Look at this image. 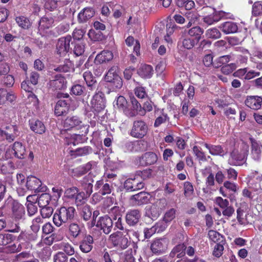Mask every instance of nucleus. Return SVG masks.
I'll return each mask as SVG.
<instances>
[{
  "label": "nucleus",
  "mask_w": 262,
  "mask_h": 262,
  "mask_svg": "<svg viewBox=\"0 0 262 262\" xmlns=\"http://www.w3.org/2000/svg\"><path fill=\"white\" fill-rule=\"evenodd\" d=\"M158 157L156 154L152 152H148L144 154L141 157H137L135 162L136 165L146 166L154 164L157 161Z\"/></svg>",
  "instance_id": "8"
},
{
  "label": "nucleus",
  "mask_w": 262,
  "mask_h": 262,
  "mask_svg": "<svg viewBox=\"0 0 262 262\" xmlns=\"http://www.w3.org/2000/svg\"><path fill=\"white\" fill-rule=\"evenodd\" d=\"M93 238L90 235H86L79 243V248L83 253L90 252L93 248Z\"/></svg>",
  "instance_id": "18"
},
{
  "label": "nucleus",
  "mask_w": 262,
  "mask_h": 262,
  "mask_svg": "<svg viewBox=\"0 0 262 262\" xmlns=\"http://www.w3.org/2000/svg\"><path fill=\"white\" fill-rule=\"evenodd\" d=\"M29 125L31 129L36 134H42L46 131L44 124L40 120L34 119L30 120Z\"/></svg>",
  "instance_id": "25"
},
{
  "label": "nucleus",
  "mask_w": 262,
  "mask_h": 262,
  "mask_svg": "<svg viewBox=\"0 0 262 262\" xmlns=\"http://www.w3.org/2000/svg\"><path fill=\"white\" fill-rule=\"evenodd\" d=\"M41 186V181L34 176L28 177L26 183L27 189L30 190L39 191Z\"/></svg>",
  "instance_id": "22"
},
{
  "label": "nucleus",
  "mask_w": 262,
  "mask_h": 262,
  "mask_svg": "<svg viewBox=\"0 0 262 262\" xmlns=\"http://www.w3.org/2000/svg\"><path fill=\"white\" fill-rule=\"evenodd\" d=\"M5 130L0 128V136L5 137L9 142L14 140L19 135L18 127L15 125H9L5 127Z\"/></svg>",
  "instance_id": "9"
},
{
  "label": "nucleus",
  "mask_w": 262,
  "mask_h": 262,
  "mask_svg": "<svg viewBox=\"0 0 262 262\" xmlns=\"http://www.w3.org/2000/svg\"><path fill=\"white\" fill-rule=\"evenodd\" d=\"M151 174V170L149 169L143 171H138L134 178L127 179L124 182V187L130 191L141 189L144 187V184L141 180L149 178Z\"/></svg>",
  "instance_id": "1"
},
{
  "label": "nucleus",
  "mask_w": 262,
  "mask_h": 262,
  "mask_svg": "<svg viewBox=\"0 0 262 262\" xmlns=\"http://www.w3.org/2000/svg\"><path fill=\"white\" fill-rule=\"evenodd\" d=\"M51 200V195L49 193H42L39 197H38L37 202L39 207H43L51 205L53 204L52 202L50 203Z\"/></svg>",
  "instance_id": "34"
},
{
  "label": "nucleus",
  "mask_w": 262,
  "mask_h": 262,
  "mask_svg": "<svg viewBox=\"0 0 262 262\" xmlns=\"http://www.w3.org/2000/svg\"><path fill=\"white\" fill-rule=\"evenodd\" d=\"M236 68V63H231L223 66L221 68V71L223 74L228 75L231 73Z\"/></svg>",
  "instance_id": "55"
},
{
  "label": "nucleus",
  "mask_w": 262,
  "mask_h": 262,
  "mask_svg": "<svg viewBox=\"0 0 262 262\" xmlns=\"http://www.w3.org/2000/svg\"><path fill=\"white\" fill-rule=\"evenodd\" d=\"M168 119L167 115L166 114H162L161 116L156 118L154 123V126L157 127L162 123L165 122Z\"/></svg>",
  "instance_id": "63"
},
{
  "label": "nucleus",
  "mask_w": 262,
  "mask_h": 262,
  "mask_svg": "<svg viewBox=\"0 0 262 262\" xmlns=\"http://www.w3.org/2000/svg\"><path fill=\"white\" fill-rule=\"evenodd\" d=\"M141 215V212L139 210H130L127 212L126 215V223L130 226H134L138 223Z\"/></svg>",
  "instance_id": "20"
},
{
  "label": "nucleus",
  "mask_w": 262,
  "mask_h": 262,
  "mask_svg": "<svg viewBox=\"0 0 262 262\" xmlns=\"http://www.w3.org/2000/svg\"><path fill=\"white\" fill-rule=\"evenodd\" d=\"M261 145L256 142H252L251 156L255 161H258L261 157Z\"/></svg>",
  "instance_id": "35"
},
{
  "label": "nucleus",
  "mask_w": 262,
  "mask_h": 262,
  "mask_svg": "<svg viewBox=\"0 0 262 262\" xmlns=\"http://www.w3.org/2000/svg\"><path fill=\"white\" fill-rule=\"evenodd\" d=\"M176 210L174 208H171L167 210L164 216V221L166 222H170L176 217Z\"/></svg>",
  "instance_id": "53"
},
{
  "label": "nucleus",
  "mask_w": 262,
  "mask_h": 262,
  "mask_svg": "<svg viewBox=\"0 0 262 262\" xmlns=\"http://www.w3.org/2000/svg\"><path fill=\"white\" fill-rule=\"evenodd\" d=\"M184 194L186 197L191 196L194 191L192 184L189 182H185L184 184Z\"/></svg>",
  "instance_id": "56"
},
{
  "label": "nucleus",
  "mask_w": 262,
  "mask_h": 262,
  "mask_svg": "<svg viewBox=\"0 0 262 262\" xmlns=\"http://www.w3.org/2000/svg\"><path fill=\"white\" fill-rule=\"evenodd\" d=\"M114 55L111 51L103 50L97 55L95 62L97 64H101L111 61L113 59Z\"/></svg>",
  "instance_id": "23"
},
{
  "label": "nucleus",
  "mask_w": 262,
  "mask_h": 262,
  "mask_svg": "<svg viewBox=\"0 0 262 262\" xmlns=\"http://www.w3.org/2000/svg\"><path fill=\"white\" fill-rule=\"evenodd\" d=\"M119 68L117 66H113L108 70L106 74L105 78L107 81H112L117 77H120L118 75Z\"/></svg>",
  "instance_id": "43"
},
{
  "label": "nucleus",
  "mask_w": 262,
  "mask_h": 262,
  "mask_svg": "<svg viewBox=\"0 0 262 262\" xmlns=\"http://www.w3.org/2000/svg\"><path fill=\"white\" fill-rule=\"evenodd\" d=\"M89 196H88L84 192H79L77 193L74 198L75 199V204L78 208L87 205L86 202L87 201V198Z\"/></svg>",
  "instance_id": "37"
},
{
  "label": "nucleus",
  "mask_w": 262,
  "mask_h": 262,
  "mask_svg": "<svg viewBox=\"0 0 262 262\" xmlns=\"http://www.w3.org/2000/svg\"><path fill=\"white\" fill-rule=\"evenodd\" d=\"M93 182L94 180L90 173L80 181V186L88 196H90L93 192Z\"/></svg>",
  "instance_id": "14"
},
{
  "label": "nucleus",
  "mask_w": 262,
  "mask_h": 262,
  "mask_svg": "<svg viewBox=\"0 0 262 262\" xmlns=\"http://www.w3.org/2000/svg\"><path fill=\"white\" fill-rule=\"evenodd\" d=\"M63 125L66 130L72 128L79 129L82 126V122L76 116H69L64 120Z\"/></svg>",
  "instance_id": "12"
},
{
  "label": "nucleus",
  "mask_w": 262,
  "mask_h": 262,
  "mask_svg": "<svg viewBox=\"0 0 262 262\" xmlns=\"http://www.w3.org/2000/svg\"><path fill=\"white\" fill-rule=\"evenodd\" d=\"M78 209L80 210V215L84 221H87L91 219L92 210L89 205H85Z\"/></svg>",
  "instance_id": "39"
},
{
  "label": "nucleus",
  "mask_w": 262,
  "mask_h": 262,
  "mask_svg": "<svg viewBox=\"0 0 262 262\" xmlns=\"http://www.w3.org/2000/svg\"><path fill=\"white\" fill-rule=\"evenodd\" d=\"M246 155L245 153H239L238 151H233L231 154V159L229 160L230 164L238 165L242 164L246 160Z\"/></svg>",
  "instance_id": "24"
},
{
  "label": "nucleus",
  "mask_w": 262,
  "mask_h": 262,
  "mask_svg": "<svg viewBox=\"0 0 262 262\" xmlns=\"http://www.w3.org/2000/svg\"><path fill=\"white\" fill-rule=\"evenodd\" d=\"M82 229V227L75 223L70 224L69 226L70 234L74 238L78 237L80 235Z\"/></svg>",
  "instance_id": "36"
},
{
  "label": "nucleus",
  "mask_w": 262,
  "mask_h": 262,
  "mask_svg": "<svg viewBox=\"0 0 262 262\" xmlns=\"http://www.w3.org/2000/svg\"><path fill=\"white\" fill-rule=\"evenodd\" d=\"M177 5L186 10H191L194 8L195 4L192 0H176Z\"/></svg>",
  "instance_id": "40"
},
{
  "label": "nucleus",
  "mask_w": 262,
  "mask_h": 262,
  "mask_svg": "<svg viewBox=\"0 0 262 262\" xmlns=\"http://www.w3.org/2000/svg\"><path fill=\"white\" fill-rule=\"evenodd\" d=\"M85 50V45L80 41H76L74 42L73 49L74 53L77 56L82 55Z\"/></svg>",
  "instance_id": "47"
},
{
  "label": "nucleus",
  "mask_w": 262,
  "mask_h": 262,
  "mask_svg": "<svg viewBox=\"0 0 262 262\" xmlns=\"http://www.w3.org/2000/svg\"><path fill=\"white\" fill-rule=\"evenodd\" d=\"M203 33V30L199 26L192 27L188 31V34L191 37H194L193 39L198 42L200 40Z\"/></svg>",
  "instance_id": "38"
},
{
  "label": "nucleus",
  "mask_w": 262,
  "mask_h": 262,
  "mask_svg": "<svg viewBox=\"0 0 262 262\" xmlns=\"http://www.w3.org/2000/svg\"><path fill=\"white\" fill-rule=\"evenodd\" d=\"M40 208V213L43 218H49L52 215L53 209L52 205Z\"/></svg>",
  "instance_id": "50"
},
{
  "label": "nucleus",
  "mask_w": 262,
  "mask_h": 262,
  "mask_svg": "<svg viewBox=\"0 0 262 262\" xmlns=\"http://www.w3.org/2000/svg\"><path fill=\"white\" fill-rule=\"evenodd\" d=\"M54 262H67L68 257L62 252H58L53 256Z\"/></svg>",
  "instance_id": "59"
},
{
  "label": "nucleus",
  "mask_w": 262,
  "mask_h": 262,
  "mask_svg": "<svg viewBox=\"0 0 262 262\" xmlns=\"http://www.w3.org/2000/svg\"><path fill=\"white\" fill-rule=\"evenodd\" d=\"M54 19L51 16L42 17L39 23V30H45L52 27L54 24Z\"/></svg>",
  "instance_id": "31"
},
{
  "label": "nucleus",
  "mask_w": 262,
  "mask_h": 262,
  "mask_svg": "<svg viewBox=\"0 0 262 262\" xmlns=\"http://www.w3.org/2000/svg\"><path fill=\"white\" fill-rule=\"evenodd\" d=\"M193 152L196 158L200 161H205L207 160V158L205 155V154L202 151L200 147L194 146L193 147Z\"/></svg>",
  "instance_id": "52"
},
{
  "label": "nucleus",
  "mask_w": 262,
  "mask_h": 262,
  "mask_svg": "<svg viewBox=\"0 0 262 262\" xmlns=\"http://www.w3.org/2000/svg\"><path fill=\"white\" fill-rule=\"evenodd\" d=\"M73 69L72 63L70 60H67L62 65H60L54 69L55 71L60 72H68Z\"/></svg>",
  "instance_id": "48"
},
{
  "label": "nucleus",
  "mask_w": 262,
  "mask_h": 262,
  "mask_svg": "<svg viewBox=\"0 0 262 262\" xmlns=\"http://www.w3.org/2000/svg\"><path fill=\"white\" fill-rule=\"evenodd\" d=\"M186 246L184 244H179L175 246L169 253V257L181 258L185 254Z\"/></svg>",
  "instance_id": "29"
},
{
  "label": "nucleus",
  "mask_w": 262,
  "mask_h": 262,
  "mask_svg": "<svg viewBox=\"0 0 262 262\" xmlns=\"http://www.w3.org/2000/svg\"><path fill=\"white\" fill-rule=\"evenodd\" d=\"M206 34L207 37L212 39L219 38L221 36L220 31L216 28H212L207 30Z\"/></svg>",
  "instance_id": "51"
},
{
  "label": "nucleus",
  "mask_w": 262,
  "mask_h": 262,
  "mask_svg": "<svg viewBox=\"0 0 262 262\" xmlns=\"http://www.w3.org/2000/svg\"><path fill=\"white\" fill-rule=\"evenodd\" d=\"M95 11L92 8H83L78 15V21L79 23H84L94 16Z\"/></svg>",
  "instance_id": "19"
},
{
  "label": "nucleus",
  "mask_w": 262,
  "mask_h": 262,
  "mask_svg": "<svg viewBox=\"0 0 262 262\" xmlns=\"http://www.w3.org/2000/svg\"><path fill=\"white\" fill-rule=\"evenodd\" d=\"M167 241L164 238L156 239L150 245V250L155 254L160 255L165 252L167 249Z\"/></svg>",
  "instance_id": "10"
},
{
  "label": "nucleus",
  "mask_w": 262,
  "mask_h": 262,
  "mask_svg": "<svg viewBox=\"0 0 262 262\" xmlns=\"http://www.w3.org/2000/svg\"><path fill=\"white\" fill-rule=\"evenodd\" d=\"M204 146L209 150V153L212 155L223 156L225 154L223 148L220 145H209L205 143Z\"/></svg>",
  "instance_id": "33"
},
{
  "label": "nucleus",
  "mask_w": 262,
  "mask_h": 262,
  "mask_svg": "<svg viewBox=\"0 0 262 262\" xmlns=\"http://www.w3.org/2000/svg\"><path fill=\"white\" fill-rule=\"evenodd\" d=\"M52 192L53 193V198L54 201H57L62 194V189L61 187L58 186H55L52 188Z\"/></svg>",
  "instance_id": "64"
},
{
  "label": "nucleus",
  "mask_w": 262,
  "mask_h": 262,
  "mask_svg": "<svg viewBox=\"0 0 262 262\" xmlns=\"http://www.w3.org/2000/svg\"><path fill=\"white\" fill-rule=\"evenodd\" d=\"M83 77L89 89L94 90L96 88V80L92 73L90 71H86L83 73Z\"/></svg>",
  "instance_id": "28"
},
{
  "label": "nucleus",
  "mask_w": 262,
  "mask_h": 262,
  "mask_svg": "<svg viewBox=\"0 0 262 262\" xmlns=\"http://www.w3.org/2000/svg\"><path fill=\"white\" fill-rule=\"evenodd\" d=\"M185 20L188 21L187 28H189L192 24H194L198 19V14L194 12L190 11L187 12L185 15Z\"/></svg>",
  "instance_id": "46"
},
{
  "label": "nucleus",
  "mask_w": 262,
  "mask_h": 262,
  "mask_svg": "<svg viewBox=\"0 0 262 262\" xmlns=\"http://www.w3.org/2000/svg\"><path fill=\"white\" fill-rule=\"evenodd\" d=\"M78 192L79 190L76 187H72L66 190L64 194L68 198L73 199Z\"/></svg>",
  "instance_id": "54"
},
{
  "label": "nucleus",
  "mask_w": 262,
  "mask_h": 262,
  "mask_svg": "<svg viewBox=\"0 0 262 262\" xmlns=\"http://www.w3.org/2000/svg\"><path fill=\"white\" fill-rule=\"evenodd\" d=\"M72 40V38L70 35L60 38L56 44L57 53L60 56L66 55L71 49L70 43H73Z\"/></svg>",
  "instance_id": "6"
},
{
  "label": "nucleus",
  "mask_w": 262,
  "mask_h": 262,
  "mask_svg": "<svg viewBox=\"0 0 262 262\" xmlns=\"http://www.w3.org/2000/svg\"><path fill=\"white\" fill-rule=\"evenodd\" d=\"M132 200L136 201V203L138 205L147 204L150 199L149 194L144 191L140 192L135 195H133L131 198Z\"/></svg>",
  "instance_id": "27"
},
{
  "label": "nucleus",
  "mask_w": 262,
  "mask_h": 262,
  "mask_svg": "<svg viewBox=\"0 0 262 262\" xmlns=\"http://www.w3.org/2000/svg\"><path fill=\"white\" fill-rule=\"evenodd\" d=\"M126 236L130 242H136L139 241V234L138 231L134 230L127 229L124 231Z\"/></svg>",
  "instance_id": "49"
},
{
  "label": "nucleus",
  "mask_w": 262,
  "mask_h": 262,
  "mask_svg": "<svg viewBox=\"0 0 262 262\" xmlns=\"http://www.w3.org/2000/svg\"><path fill=\"white\" fill-rule=\"evenodd\" d=\"M221 28L223 32L227 34L236 32L237 30V26L234 22L227 21L222 24Z\"/></svg>",
  "instance_id": "32"
},
{
  "label": "nucleus",
  "mask_w": 262,
  "mask_h": 262,
  "mask_svg": "<svg viewBox=\"0 0 262 262\" xmlns=\"http://www.w3.org/2000/svg\"><path fill=\"white\" fill-rule=\"evenodd\" d=\"M158 225L152 226L150 228H145L144 229V234L145 238H150L154 233L157 232Z\"/></svg>",
  "instance_id": "61"
},
{
  "label": "nucleus",
  "mask_w": 262,
  "mask_h": 262,
  "mask_svg": "<svg viewBox=\"0 0 262 262\" xmlns=\"http://www.w3.org/2000/svg\"><path fill=\"white\" fill-rule=\"evenodd\" d=\"M8 203L11 206L12 219L15 222L24 219L25 215L24 206L18 202L12 199L8 200Z\"/></svg>",
  "instance_id": "5"
},
{
  "label": "nucleus",
  "mask_w": 262,
  "mask_h": 262,
  "mask_svg": "<svg viewBox=\"0 0 262 262\" xmlns=\"http://www.w3.org/2000/svg\"><path fill=\"white\" fill-rule=\"evenodd\" d=\"M212 14L205 16L203 18L204 22L208 25H211L214 23L218 22L225 16V12L223 11H217L214 9H212Z\"/></svg>",
  "instance_id": "15"
},
{
  "label": "nucleus",
  "mask_w": 262,
  "mask_h": 262,
  "mask_svg": "<svg viewBox=\"0 0 262 262\" xmlns=\"http://www.w3.org/2000/svg\"><path fill=\"white\" fill-rule=\"evenodd\" d=\"M15 237L9 233L0 234V246H5L10 244L15 239Z\"/></svg>",
  "instance_id": "45"
},
{
  "label": "nucleus",
  "mask_w": 262,
  "mask_h": 262,
  "mask_svg": "<svg viewBox=\"0 0 262 262\" xmlns=\"http://www.w3.org/2000/svg\"><path fill=\"white\" fill-rule=\"evenodd\" d=\"M14 154L18 159H24L26 154V148L21 142H15L13 144V148Z\"/></svg>",
  "instance_id": "30"
},
{
  "label": "nucleus",
  "mask_w": 262,
  "mask_h": 262,
  "mask_svg": "<svg viewBox=\"0 0 262 262\" xmlns=\"http://www.w3.org/2000/svg\"><path fill=\"white\" fill-rule=\"evenodd\" d=\"M148 130L146 123L142 120H138L134 121L129 135L136 139H142L146 135Z\"/></svg>",
  "instance_id": "3"
},
{
  "label": "nucleus",
  "mask_w": 262,
  "mask_h": 262,
  "mask_svg": "<svg viewBox=\"0 0 262 262\" xmlns=\"http://www.w3.org/2000/svg\"><path fill=\"white\" fill-rule=\"evenodd\" d=\"M92 152V149L90 146H84L76 149V153L77 156H83Z\"/></svg>",
  "instance_id": "58"
},
{
  "label": "nucleus",
  "mask_w": 262,
  "mask_h": 262,
  "mask_svg": "<svg viewBox=\"0 0 262 262\" xmlns=\"http://www.w3.org/2000/svg\"><path fill=\"white\" fill-rule=\"evenodd\" d=\"M209 239L214 243H222L223 242L224 236L215 230H210L208 232Z\"/></svg>",
  "instance_id": "42"
},
{
  "label": "nucleus",
  "mask_w": 262,
  "mask_h": 262,
  "mask_svg": "<svg viewBox=\"0 0 262 262\" xmlns=\"http://www.w3.org/2000/svg\"><path fill=\"white\" fill-rule=\"evenodd\" d=\"M75 209L73 207H61L56 210L53 215V221L57 227L73 219Z\"/></svg>",
  "instance_id": "2"
},
{
  "label": "nucleus",
  "mask_w": 262,
  "mask_h": 262,
  "mask_svg": "<svg viewBox=\"0 0 262 262\" xmlns=\"http://www.w3.org/2000/svg\"><path fill=\"white\" fill-rule=\"evenodd\" d=\"M96 226L102 230L104 233L108 234L113 228L112 219L107 215L101 217L97 221Z\"/></svg>",
  "instance_id": "13"
},
{
  "label": "nucleus",
  "mask_w": 262,
  "mask_h": 262,
  "mask_svg": "<svg viewBox=\"0 0 262 262\" xmlns=\"http://www.w3.org/2000/svg\"><path fill=\"white\" fill-rule=\"evenodd\" d=\"M245 105L253 110H258L261 107L262 98L258 96H248L245 101Z\"/></svg>",
  "instance_id": "16"
},
{
  "label": "nucleus",
  "mask_w": 262,
  "mask_h": 262,
  "mask_svg": "<svg viewBox=\"0 0 262 262\" xmlns=\"http://www.w3.org/2000/svg\"><path fill=\"white\" fill-rule=\"evenodd\" d=\"M15 20L18 25L23 29H28L31 26L30 20L25 16H20L16 17Z\"/></svg>",
  "instance_id": "44"
},
{
  "label": "nucleus",
  "mask_w": 262,
  "mask_h": 262,
  "mask_svg": "<svg viewBox=\"0 0 262 262\" xmlns=\"http://www.w3.org/2000/svg\"><path fill=\"white\" fill-rule=\"evenodd\" d=\"M69 100H59L56 103L55 107V114L57 116L66 114L69 110L70 103Z\"/></svg>",
  "instance_id": "21"
},
{
  "label": "nucleus",
  "mask_w": 262,
  "mask_h": 262,
  "mask_svg": "<svg viewBox=\"0 0 262 262\" xmlns=\"http://www.w3.org/2000/svg\"><path fill=\"white\" fill-rule=\"evenodd\" d=\"M110 239L115 247L121 249L127 248L130 244V241L127 238L124 231H118L112 234L110 236Z\"/></svg>",
  "instance_id": "4"
},
{
  "label": "nucleus",
  "mask_w": 262,
  "mask_h": 262,
  "mask_svg": "<svg viewBox=\"0 0 262 262\" xmlns=\"http://www.w3.org/2000/svg\"><path fill=\"white\" fill-rule=\"evenodd\" d=\"M197 42H198L193 39L185 38L183 39L182 45L185 48L190 49L192 48Z\"/></svg>",
  "instance_id": "62"
},
{
  "label": "nucleus",
  "mask_w": 262,
  "mask_h": 262,
  "mask_svg": "<svg viewBox=\"0 0 262 262\" xmlns=\"http://www.w3.org/2000/svg\"><path fill=\"white\" fill-rule=\"evenodd\" d=\"M91 104L94 110L97 112H101L105 107V99L102 93L96 94L91 100Z\"/></svg>",
  "instance_id": "11"
},
{
  "label": "nucleus",
  "mask_w": 262,
  "mask_h": 262,
  "mask_svg": "<svg viewBox=\"0 0 262 262\" xmlns=\"http://www.w3.org/2000/svg\"><path fill=\"white\" fill-rule=\"evenodd\" d=\"M114 106L117 105V107L120 110L122 111L127 116L132 117L136 116L135 112H129L127 110V102L122 96H119L117 100L114 102Z\"/></svg>",
  "instance_id": "17"
},
{
  "label": "nucleus",
  "mask_w": 262,
  "mask_h": 262,
  "mask_svg": "<svg viewBox=\"0 0 262 262\" xmlns=\"http://www.w3.org/2000/svg\"><path fill=\"white\" fill-rule=\"evenodd\" d=\"M66 80L60 74L57 75L55 80L52 83L56 89L61 90L66 88Z\"/></svg>",
  "instance_id": "41"
},
{
  "label": "nucleus",
  "mask_w": 262,
  "mask_h": 262,
  "mask_svg": "<svg viewBox=\"0 0 262 262\" xmlns=\"http://www.w3.org/2000/svg\"><path fill=\"white\" fill-rule=\"evenodd\" d=\"M224 249V248L222 243L216 244L214 247L213 255L216 257H220L223 254Z\"/></svg>",
  "instance_id": "57"
},
{
  "label": "nucleus",
  "mask_w": 262,
  "mask_h": 262,
  "mask_svg": "<svg viewBox=\"0 0 262 262\" xmlns=\"http://www.w3.org/2000/svg\"><path fill=\"white\" fill-rule=\"evenodd\" d=\"M154 73L152 67L148 64H142L138 70V74L143 78H150Z\"/></svg>",
  "instance_id": "26"
},
{
  "label": "nucleus",
  "mask_w": 262,
  "mask_h": 262,
  "mask_svg": "<svg viewBox=\"0 0 262 262\" xmlns=\"http://www.w3.org/2000/svg\"><path fill=\"white\" fill-rule=\"evenodd\" d=\"M248 60V57L241 55L233 54V61H235L236 66L245 63Z\"/></svg>",
  "instance_id": "60"
},
{
  "label": "nucleus",
  "mask_w": 262,
  "mask_h": 262,
  "mask_svg": "<svg viewBox=\"0 0 262 262\" xmlns=\"http://www.w3.org/2000/svg\"><path fill=\"white\" fill-rule=\"evenodd\" d=\"M10 151L7 150L5 159H0V171L4 174L11 173L14 169L13 162L10 159Z\"/></svg>",
  "instance_id": "7"
}]
</instances>
